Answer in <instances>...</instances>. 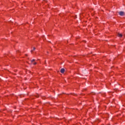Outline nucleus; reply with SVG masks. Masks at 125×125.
Instances as JSON below:
<instances>
[{"mask_svg":"<svg viewBox=\"0 0 125 125\" xmlns=\"http://www.w3.org/2000/svg\"><path fill=\"white\" fill-rule=\"evenodd\" d=\"M119 14L120 16H124V15H125V12L121 11L119 12Z\"/></svg>","mask_w":125,"mask_h":125,"instance_id":"nucleus-1","label":"nucleus"},{"mask_svg":"<svg viewBox=\"0 0 125 125\" xmlns=\"http://www.w3.org/2000/svg\"><path fill=\"white\" fill-rule=\"evenodd\" d=\"M64 72H65V69H64V68H62L61 70V73H62V74L64 73Z\"/></svg>","mask_w":125,"mask_h":125,"instance_id":"nucleus-2","label":"nucleus"},{"mask_svg":"<svg viewBox=\"0 0 125 125\" xmlns=\"http://www.w3.org/2000/svg\"><path fill=\"white\" fill-rule=\"evenodd\" d=\"M118 37H119V38H122V37H123V35L122 34H120L118 33L117 35Z\"/></svg>","mask_w":125,"mask_h":125,"instance_id":"nucleus-3","label":"nucleus"},{"mask_svg":"<svg viewBox=\"0 0 125 125\" xmlns=\"http://www.w3.org/2000/svg\"><path fill=\"white\" fill-rule=\"evenodd\" d=\"M36 50V47H33V49L31 50V52H33V51H34V50Z\"/></svg>","mask_w":125,"mask_h":125,"instance_id":"nucleus-4","label":"nucleus"},{"mask_svg":"<svg viewBox=\"0 0 125 125\" xmlns=\"http://www.w3.org/2000/svg\"><path fill=\"white\" fill-rule=\"evenodd\" d=\"M35 61V59H33L31 61V63H33Z\"/></svg>","mask_w":125,"mask_h":125,"instance_id":"nucleus-5","label":"nucleus"},{"mask_svg":"<svg viewBox=\"0 0 125 125\" xmlns=\"http://www.w3.org/2000/svg\"><path fill=\"white\" fill-rule=\"evenodd\" d=\"M33 65H37V62H34V63H33Z\"/></svg>","mask_w":125,"mask_h":125,"instance_id":"nucleus-6","label":"nucleus"}]
</instances>
